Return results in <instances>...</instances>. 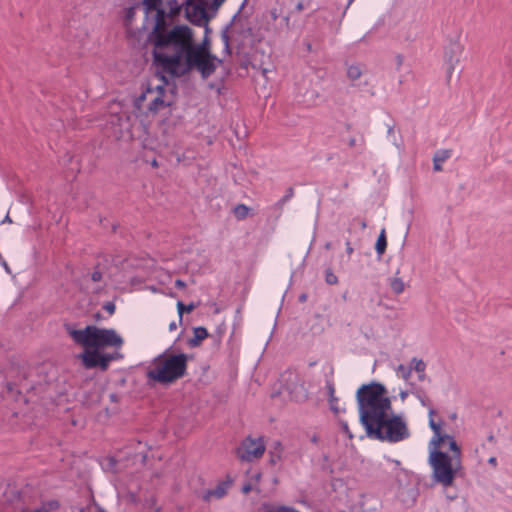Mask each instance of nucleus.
Returning a JSON list of instances; mask_svg holds the SVG:
<instances>
[{
    "label": "nucleus",
    "mask_w": 512,
    "mask_h": 512,
    "mask_svg": "<svg viewBox=\"0 0 512 512\" xmlns=\"http://www.w3.org/2000/svg\"><path fill=\"white\" fill-rule=\"evenodd\" d=\"M123 358V354H121L120 352L118 351H114L112 353H107L106 352V361H107V365L108 367L110 366V363L112 361H115V360H120Z\"/></svg>",
    "instance_id": "c9c22d12"
},
{
    "label": "nucleus",
    "mask_w": 512,
    "mask_h": 512,
    "mask_svg": "<svg viewBox=\"0 0 512 512\" xmlns=\"http://www.w3.org/2000/svg\"><path fill=\"white\" fill-rule=\"evenodd\" d=\"M441 438H442V442L445 443L446 441L449 442L451 441L452 439H454L453 436L449 435V434H442L441 433Z\"/></svg>",
    "instance_id": "3c124183"
},
{
    "label": "nucleus",
    "mask_w": 512,
    "mask_h": 512,
    "mask_svg": "<svg viewBox=\"0 0 512 512\" xmlns=\"http://www.w3.org/2000/svg\"><path fill=\"white\" fill-rule=\"evenodd\" d=\"M252 489H253V487H252L251 483L247 482L242 486L241 491L243 494H248L249 492L252 491Z\"/></svg>",
    "instance_id": "49530a36"
},
{
    "label": "nucleus",
    "mask_w": 512,
    "mask_h": 512,
    "mask_svg": "<svg viewBox=\"0 0 512 512\" xmlns=\"http://www.w3.org/2000/svg\"><path fill=\"white\" fill-rule=\"evenodd\" d=\"M251 208L245 204H237L233 208V214L239 221L246 219L250 214Z\"/></svg>",
    "instance_id": "393cba45"
},
{
    "label": "nucleus",
    "mask_w": 512,
    "mask_h": 512,
    "mask_svg": "<svg viewBox=\"0 0 512 512\" xmlns=\"http://www.w3.org/2000/svg\"><path fill=\"white\" fill-rule=\"evenodd\" d=\"M174 103L172 101L164 100V96L157 95L148 105V110L150 113H157L163 108L172 109ZM172 113V110L169 111V114Z\"/></svg>",
    "instance_id": "dca6fc26"
},
{
    "label": "nucleus",
    "mask_w": 512,
    "mask_h": 512,
    "mask_svg": "<svg viewBox=\"0 0 512 512\" xmlns=\"http://www.w3.org/2000/svg\"><path fill=\"white\" fill-rule=\"evenodd\" d=\"M398 370L402 372L403 378L407 380L411 375L412 367L407 368L403 364H400Z\"/></svg>",
    "instance_id": "79ce46f5"
},
{
    "label": "nucleus",
    "mask_w": 512,
    "mask_h": 512,
    "mask_svg": "<svg viewBox=\"0 0 512 512\" xmlns=\"http://www.w3.org/2000/svg\"><path fill=\"white\" fill-rule=\"evenodd\" d=\"M304 9V4L302 1H299L295 6V11L301 12Z\"/></svg>",
    "instance_id": "5fc2aeb1"
},
{
    "label": "nucleus",
    "mask_w": 512,
    "mask_h": 512,
    "mask_svg": "<svg viewBox=\"0 0 512 512\" xmlns=\"http://www.w3.org/2000/svg\"><path fill=\"white\" fill-rule=\"evenodd\" d=\"M362 75V70L359 65H350L347 68V76L350 80L355 81Z\"/></svg>",
    "instance_id": "c756f323"
},
{
    "label": "nucleus",
    "mask_w": 512,
    "mask_h": 512,
    "mask_svg": "<svg viewBox=\"0 0 512 512\" xmlns=\"http://www.w3.org/2000/svg\"><path fill=\"white\" fill-rule=\"evenodd\" d=\"M268 512H299V511L293 507H288V506L282 505V506L270 509Z\"/></svg>",
    "instance_id": "ea45409f"
},
{
    "label": "nucleus",
    "mask_w": 512,
    "mask_h": 512,
    "mask_svg": "<svg viewBox=\"0 0 512 512\" xmlns=\"http://www.w3.org/2000/svg\"><path fill=\"white\" fill-rule=\"evenodd\" d=\"M281 386L290 394L292 398L299 400L305 398L306 395H298L300 390L304 389V384L301 381L299 374L292 369H287L280 375L279 379Z\"/></svg>",
    "instance_id": "9d476101"
},
{
    "label": "nucleus",
    "mask_w": 512,
    "mask_h": 512,
    "mask_svg": "<svg viewBox=\"0 0 512 512\" xmlns=\"http://www.w3.org/2000/svg\"><path fill=\"white\" fill-rule=\"evenodd\" d=\"M168 5L170 8V11L168 13L171 17L179 15L182 7L184 6L183 4H179L177 0H169Z\"/></svg>",
    "instance_id": "2f4dec72"
},
{
    "label": "nucleus",
    "mask_w": 512,
    "mask_h": 512,
    "mask_svg": "<svg viewBox=\"0 0 512 512\" xmlns=\"http://www.w3.org/2000/svg\"><path fill=\"white\" fill-rule=\"evenodd\" d=\"M223 53H224L225 55H228V56H230V55L232 54V47H231V44L224 45Z\"/></svg>",
    "instance_id": "09e8293b"
},
{
    "label": "nucleus",
    "mask_w": 512,
    "mask_h": 512,
    "mask_svg": "<svg viewBox=\"0 0 512 512\" xmlns=\"http://www.w3.org/2000/svg\"><path fill=\"white\" fill-rule=\"evenodd\" d=\"M359 421L364 429L385 412L392 410L386 387L377 381L362 384L356 391Z\"/></svg>",
    "instance_id": "20e7f679"
},
{
    "label": "nucleus",
    "mask_w": 512,
    "mask_h": 512,
    "mask_svg": "<svg viewBox=\"0 0 512 512\" xmlns=\"http://www.w3.org/2000/svg\"><path fill=\"white\" fill-rule=\"evenodd\" d=\"M326 388L328 391V401L330 404V409L334 414H338L340 410H339V407L336 405L338 398L335 397V395H334V393H335L334 384L332 382L328 381L326 383Z\"/></svg>",
    "instance_id": "4be33fe9"
},
{
    "label": "nucleus",
    "mask_w": 512,
    "mask_h": 512,
    "mask_svg": "<svg viewBox=\"0 0 512 512\" xmlns=\"http://www.w3.org/2000/svg\"><path fill=\"white\" fill-rule=\"evenodd\" d=\"M488 463H489V464H491V465H493V466H496V465H497V459H496V457H490V458L488 459Z\"/></svg>",
    "instance_id": "e2e57ef3"
},
{
    "label": "nucleus",
    "mask_w": 512,
    "mask_h": 512,
    "mask_svg": "<svg viewBox=\"0 0 512 512\" xmlns=\"http://www.w3.org/2000/svg\"><path fill=\"white\" fill-rule=\"evenodd\" d=\"M156 90H157V92H158V95H162V96H164V95H165L166 88H165V86H164V85H158V86L156 87Z\"/></svg>",
    "instance_id": "8fccbe9b"
},
{
    "label": "nucleus",
    "mask_w": 512,
    "mask_h": 512,
    "mask_svg": "<svg viewBox=\"0 0 512 512\" xmlns=\"http://www.w3.org/2000/svg\"><path fill=\"white\" fill-rule=\"evenodd\" d=\"M185 7V18L194 26H202L209 22L214 14H210L207 10L208 3L206 0L196 1L191 6Z\"/></svg>",
    "instance_id": "1a4fd4ad"
},
{
    "label": "nucleus",
    "mask_w": 512,
    "mask_h": 512,
    "mask_svg": "<svg viewBox=\"0 0 512 512\" xmlns=\"http://www.w3.org/2000/svg\"><path fill=\"white\" fill-rule=\"evenodd\" d=\"M354 249L351 246V243L349 240L346 241V252L348 255H351L353 253Z\"/></svg>",
    "instance_id": "603ef678"
},
{
    "label": "nucleus",
    "mask_w": 512,
    "mask_h": 512,
    "mask_svg": "<svg viewBox=\"0 0 512 512\" xmlns=\"http://www.w3.org/2000/svg\"><path fill=\"white\" fill-rule=\"evenodd\" d=\"M225 1L226 0H211V3L209 4V9L212 11L211 14L215 15Z\"/></svg>",
    "instance_id": "4c0bfd02"
},
{
    "label": "nucleus",
    "mask_w": 512,
    "mask_h": 512,
    "mask_svg": "<svg viewBox=\"0 0 512 512\" xmlns=\"http://www.w3.org/2000/svg\"><path fill=\"white\" fill-rule=\"evenodd\" d=\"M229 484L230 481H221L220 483H218L216 488L206 490L202 495L203 501L209 502L212 497H215L217 499L223 498L227 494V488Z\"/></svg>",
    "instance_id": "4468645a"
},
{
    "label": "nucleus",
    "mask_w": 512,
    "mask_h": 512,
    "mask_svg": "<svg viewBox=\"0 0 512 512\" xmlns=\"http://www.w3.org/2000/svg\"><path fill=\"white\" fill-rule=\"evenodd\" d=\"M369 438L396 443L409 437L410 432L401 415L385 412L365 428Z\"/></svg>",
    "instance_id": "423d86ee"
},
{
    "label": "nucleus",
    "mask_w": 512,
    "mask_h": 512,
    "mask_svg": "<svg viewBox=\"0 0 512 512\" xmlns=\"http://www.w3.org/2000/svg\"><path fill=\"white\" fill-rule=\"evenodd\" d=\"M428 463L432 468V481L443 487H450L461 469V459H453L444 451H429Z\"/></svg>",
    "instance_id": "0eeeda50"
},
{
    "label": "nucleus",
    "mask_w": 512,
    "mask_h": 512,
    "mask_svg": "<svg viewBox=\"0 0 512 512\" xmlns=\"http://www.w3.org/2000/svg\"><path fill=\"white\" fill-rule=\"evenodd\" d=\"M412 363H414V366L412 367V369H414L418 373V379L420 381H424L426 379V374H425L426 364L424 363L423 360L417 359V358H413Z\"/></svg>",
    "instance_id": "a878e982"
},
{
    "label": "nucleus",
    "mask_w": 512,
    "mask_h": 512,
    "mask_svg": "<svg viewBox=\"0 0 512 512\" xmlns=\"http://www.w3.org/2000/svg\"><path fill=\"white\" fill-rule=\"evenodd\" d=\"M2 396L12 401H18L19 398L22 396V393L15 383L7 381L5 384V388L2 391Z\"/></svg>",
    "instance_id": "f3484780"
},
{
    "label": "nucleus",
    "mask_w": 512,
    "mask_h": 512,
    "mask_svg": "<svg viewBox=\"0 0 512 512\" xmlns=\"http://www.w3.org/2000/svg\"><path fill=\"white\" fill-rule=\"evenodd\" d=\"M271 17H272L273 20L277 19L278 15H277V10L276 9H273L271 11Z\"/></svg>",
    "instance_id": "338daca9"
},
{
    "label": "nucleus",
    "mask_w": 512,
    "mask_h": 512,
    "mask_svg": "<svg viewBox=\"0 0 512 512\" xmlns=\"http://www.w3.org/2000/svg\"><path fill=\"white\" fill-rule=\"evenodd\" d=\"M265 450L266 447L261 437L253 439L251 436H247L236 448V455L241 461L251 462L261 458Z\"/></svg>",
    "instance_id": "6e6552de"
},
{
    "label": "nucleus",
    "mask_w": 512,
    "mask_h": 512,
    "mask_svg": "<svg viewBox=\"0 0 512 512\" xmlns=\"http://www.w3.org/2000/svg\"><path fill=\"white\" fill-rule=\"evenodd\" d=\"M65 331L72 340L84 348L77 357L82 366L87 369H99L102 372L108 370L105 348H121L124 340L110 328H100L95 325H87L84 329H76L74 324L65 323Z\"/></svg>",
    "instance_id": "f257e3e1"
},
{
    "label": "nucleus",
    "mask_w": 512,
    "mask_h": 512,
    "mask_svg": "<svg viewBox=\"0 0 512 512\" xmlns=\"http://www.w3.org/2000/svg\"><path fill=\"white\" fill-rule=\"evenodd\" d=\"M154 11L156 12L155 21L151 31L147 36L146 43L153 46L151 52L152 63L154 66L160 69L163 63V56H167L169 52L165 50L170 48L172 49L173 45L181 34L180 29H183L186 24H176L169 28L166 22V19L171 17L169 13L163 7Z\"/></svg>",
    "instance_id": "39448f33"
},
{
    "label": "nucleus",
    "mask_w": 512,
    "mask_h": 512,
    "mask_svg": "<svg viewBox=\"0 0 512 512\" xmlns=\"http://www.w3.org/2000/svg\"><path fill=\"white\" fill-rule=\"evenodd\" d=\"M386 248H387L386 231L383 228L380 231V233H379V235L377 237L376 243H375V250H376V253H377L379 259L385 253Z\"/></svg>",
    "instance_id": "412c9836"
},
{
    "label": "nucleus",
    "mask_w": 512,
    "mask_h": 512,
    "mask_svg": "<svg viewBox=\"0 0 512 512\" xmlns=\"http://www.w3.org/2000/svg\"><path fill=\"white\" fill-rule=\"evenodd\" d=\"M109 398H110V401L112 402H118L119 401V397L116 393H112L109 395Z\"/></svg>",
    "instance_id": "052dcab7"
},
{
    "label": "nucleus",
    "mask_w": 512,
    "mask_h": 512,
    "mask_svg": "<svg viewBox=\"0 0 512 512\" xmlns=\"http://www.w3.org/2000/svg\"><path fill=\"white\" fill-rule=\"evenodd\" d=\"M239 23H236V28L233 30V33L237 35V37L246 39L247 37L253 34V29L250 26H238Z\"/></svg>",
    "instance_id": "c85d7f7f"
},
{
    "label": "nucleus",
    "mask_w": 512,
    "mask_h": 512,
    "mask_svg": "<svg viewBox=\"0 0 512 512\" xmlns=\"http://www.w3.org/2000/svg\"><path fill=\"white\" fill-rule=\"evenodd\" d=\"M186 286H187L186 282L183 281L182 279H177L175 281V287L178 288V289H184V288H186Z\"/></svg>",
    "instance_id": "de8ad7c7"
},
{
    "label": "nucleus",
    "mask_w": 512,
    "mask_h": 512,
    "mask_svg": "<svg viewBox=\"0 0 512 512\" xmlns=\"http://www.w3.org/2000/svg\"><path fill=\"white\" fill-rule=\"evenodd\" d=\"M339 424L341 426L342 432L345 433L349 439H352L353 438V434L351 433V431H350V429L348 427L347 422L344 421V420H339Z\"/></svg>",
    "instance_id": "a19ab883"
},
{
    "label": "nucleus",
    "mask_w": 512,
    "mask_h": 512,
    "mask_svg": "<svg viewBox=\"0 0 512 512\" xmlns=\"http://www.w3.org/2000/svg\"><path fill=\"white\" fill-rule=\"evenodd\" d=\"M464 47L458 39L450 40L444 50V61L446 64L447 80L449 81L456 65L460 62V57Z\"/></svg>",
    "instance_id": "9b49d317"
},
{
    "label": "nucleus",
    "mask_w": 512,
    "mask_h": 512,
    "mask_svg": "<svg viewBox=\"0 0 512 512\" xmlns=\"http://www.w3.org/2000/svg\"><path fill=\"white\" fill-rule=\"evenodd\" d=\"M307 52H312V44L310 42H304Z\"/></svg>",
    "instance_id": "69168bd1"
},
{
    "label": "nucleus",
    "mask_w": 512,
    "mask_h": 512,
    "mask_svg": "<svg viewBox=\"0 0 512 512\" xmlns=\"http://www.w3.org/2000/svg\"><path fill=\"white\" fill-rule=\"evenodd\" d=\"M356 144H357V140H356L354 137H351V138L349 139V141H348V146H349L350 148H353V147H355V146H356Z\"/></svg>",
    "instance_id": "4d7b16f0"
},
{
    "label": "nucleus",
    "mask_w": 512,
    "mask_h": 512,
    "mask_svg": "<svg viewBox=\"0 0 512 512\" xmlns=\"http://www.w3.org/2000/svg\"><path fill=\"white\" fill-rule=\"evenodd\" d=\"M246 3H247V0H244L242 2L241 6L239 7L238 11L233 15L230 22L221 30V40L224 45L231 44L230 43L231 38L229 35V31L233 27L234 24L241 22V19H242L241 12L244 9Z\"/></svg>",
    "instance_id": "ddd939ff"
},
{
    "label": "nucleus",
    "mask_w": 512,
    "mask_h": 512,
    "mask_svg": "<svg viewBox=\"0 0 512 512\" xmlns=\"http://www.w3.org/2000/svg\"><path fill=\"white\" fill-rule=\"evenodd\" d=\"M449 450L452 452V455L450 457H453V459H461V448L457 444L455 438L448 442Z\"/></svg>",
    "instance_id": "7c9ffc66"
},
{
    "label": "nucleus",
    "mask_w": 512,
    "mask_h": 512,
    "mask_svg": "<svg viewBox=\"0 0 512 512\" xmlns=\"http://www.w3.org/2000/svg\"><path fill=\"white\" fill-rule=\"evenodd\" d=\"M281 459L280 452L269 451V464L275 465Z\"/></svg>",
    "instance_id": "58836bf2"
},
{
    "label": "nucleus",
    "mask_w": 512,
    "mask_h": 512,
    "mask_svg": "<svg viewBox=\"0 0 512 512\" xmlns=\"http://www.w3.org/2000/svg\"><path fill=\"white\" fill-rule=\"evenodd\" d=\"M410 393L416 396L423 406H431L430 399L428 398L425 390L421 387H417L414 383H410Z\"/></svg>",
    "instance_id": "6ab92c4d"
},
{
    "label": "nucleus",
    "mask_w": 512,
    "mask_h": 512,
    "mask_svg": "<svg viewBox=\"0 0 512 512\" xmlns=\"http://www.w3.org/2000/svg\"><path fill=\"white\" fill-rule=\"evenodd\" d=\"M487 439H488V441H489V442H491V443H495V442H496V439H495V437H494V435H493V434H490V435L488 436V438H487Z\"/></svg>",
    "instance_id": "774afa93"
},
{
    "label": "nucleus",
    "mask_w": 512,
    "mask_h": 512,
    "mask_svg": "<svg viewBox=\"0 0 512 512\" xmlns=\"http://www.w3.org/2000/svg\"><path fill=\"white\" fill-rule=\"evenodd\" d=\"M294 194V190L292 187H289L285 193V195L282 197V199L280 200L281 203H284L286 202L287 200H289Z\"/></svg>",
    "instance_id": "a18cd8bd"
},
{
    "label": "nucleus",
    "mask_w": 512,
    "mask_h": 512,
    "mask_svg": "<svg viewBox=\"0 0 512 512\" xmlns=\"http://www.w3.org/2000/svg\"><path fill=\"white\" fill-rule=\"evenodd\" d=\"M200 305V301L198 302H190L188 304H184L181 300L177 302V311L179 315V322L182 324V319L184 313H191L194 309H196Z\"/></svg>",
    "instance_id": "aec40b11"
},
{
    "label": "nucleus",
    "mask_w": 512,
    "mask_h": 512,
    "mask_svg": "<svg viewBox=\"0 0 512 512\" xmlns=\"http://www.w3.org/2000/svg\"><path fill=\"white\" fill-rule=\"evenodd\" d=\"M193 334V337L187 340V344L191 348L199 347L202 341L210 336L204 326L194 327Z\"/></svg>",
    "instance_id": "2eb2a0df"
},
{
    "label": "nucleus",
    "mask_w": 512,
    "mask_h": 512,
    "mask_svg": "<svg viewBox=\"0 0 512 512\" xmlns=\"http://www.w3.org/2000/svg\"><path fill=\"white\" fill-rule=\"evenodd\" d=\"M181 34L173 45L171 54L163 56L160 70L174 78L183 77L192 71L194 66H210L204 58L214 59L211 51L210 36L204 35L200 43L194 40V31L188 25L180 29Z\"/></svg>",
    "instance_id": "f03ea898"
},
{
    "label": "nucleus",
    "mask_w": 512,
    "mask_h": 512,
    "mask_svg": "<svg viewBox=\"0 0 512 512\" xmlns=\"http://www.w3.org/2000/svg\"><path fill=\"white\" fill-rule=\"evenodd\" d=\"M396 61H397V67L399 68L403 63V56L401 54H398L396 56Z\"/></svg>",
    "instance_id": "bf43d9fd"
},
{
    "label": "nucleus",
    "mask_w": 512,
    "mask_h": 512,
    "mask_svg": "<svg viewBox=\"0 0 512 512\" xmlns=\"http://www.w3.org/2000/svg\"><path fill=\"white\" fill-rule=\"evenodd\" d=\"M96 268H98V266H97ZM91 280H92L93 282H99V281H101V280H102V273H101V271H100V270H98V269H95V270L92 272V274H91Z\"/></svg>",
    "instance_id": "c03bdc74"
},
{
    "label": "nucleus",
    "mask_w": 512,
    "mask_h": 512,
    "mask_svg": "<svg viewBox=\"0 0 512 512\" xmlns=\"http://www.w3.org/2000/svg\"><path fill=\"white\" fill-rule=\"evenodd\" d=\"M451 155L450 150H440L438 151L433 158V169L435 171H441V163H443L446 159H448Z\"/></svg>",
    "instance_id": "5701e85b"
},
{
    "label": "nucleus",
    "mask_w": 512,
    "mask_h": 512,
    "mask_svg": "<svg viewBox=\"0 0 512 512\" xmlns=\"http://www.w3.org/2000/svg\"><path fill=\"white\" fill-rule=\"evenodd\" d=\"M212 57L214 59L204 58V61H207L210 66H194V70H196L204 80L209 78L216 71L217 67L223 64V60L218 58L215 54L212 53Z\"/></svg>",
    "instance_id": "f8f14e48"
},
{
    "label": "nucleus",
    "mask_w": 512,
    "mask_h": 512,
    "mask_svg": "<svg viewBox=\"0 0 512 512\" xmlns=\"http://www.w3.org/2000/svg\"><path fill=\"white\" fill-rule=\"evenodd\" d=\"M391 290L396 294H401L405 289V284L401 278L394 277L390 279Z\"/></svg>",
    "instance_id": "cd10ccee"
},
{
    "label": "nucleus",
    "mask_w": 512,
    "mask_h": 512,
    "mask_svg": "<svg viewBox=\"0 0 512 512\" xmlns=\"http://www.w3.org/2000/svg\"><path fill=\"white\" fill-rule=\"evenodd\" d=\"M428 407H429V413H428V415H429V419H431V418H433V416L436 414V411H435V409H434V408H432V407H430V406H428Z\"/></svg>",
    "instance_id": "0e129e2a"
},
{
    "label": "nucleus",
    "mask_w": 512,
    "mask_h": 512,
    "mask_svg": "<svg viewBox=\"0 0 512 512\" xmlns=\"http://www.w3.org/2000/svg\"><path fill=\"white\" fill-rule=\"evenodd\" d=\"M93 318L95 321H100L103 319V315L100 313V312H96L94 315H93Z\"/></svg>",
    "instance_id": "680f3d73"
},
{
    "label": "nucleus",
    "mask_w": 512,
    "mask_h": 512,
    "mask_svg": "<svg viewBox=\"0 0 512 512\" xmlns=\"http://www.w3.org/2000/svg\"><path fill=\"white\" fill-rule=\"evenodd\" d=\"M172 346L152 360V367L146 371L147 385L154 387L156 384L171 385L187 375L189 355L186 353H174Z\"/></svg>",
    "instance_id": "7ed1b4c3"
},
{
    "label": "nucleus",
    "mask_w": 512,
    "mask_h": 512,
    "mask_svg": "<svg viewBox=\"0 0 512 512\" xmlns=\"http://www.w3.org/2000/svg\"><path fill=\"white\" fill-rule=\"evenodd\" d=\"M103 309L105 311H107L110 315L114 314L115 313V310H116V306L114 304V302L112 301H108L106 302L104 305H103Z\"/></svg>",
    "instance_id": "37998d69"
},
{
    "label": "nucleus",
    "mask_w": 512,
    "mask_h": 512,
    "mask_svg": "<svg viewBox=\"0 0 512 512\" xmlns=\"http://www.w3.org/2000/svg\"><path fill=\"white\" fill-rule=\"evenodd\" d=\"M441 444H443L442 438H441V433H439L438 435L434 434L433 438L431 439V441L429 443L430 451H434V450L442 451L440 449Z\"/></svg>",
    "instance_id": "72a5a7b5"
},
{
    "label": "nucleus",
    "mask_w": 512,
    "mask_h": 512,
    "mask_svg": "<svg viewBox=\"0 0 512 512\" xmlns=\"http://www.w3.org/2000/svg\"><path fill=\"white\" fill-rule=\"evenodd\" d=\"M409 393H410V390L409 391H406V390L405 391H401L399 393V396H400L401 400L404 401L407 398Z\"/></svg>",
    "instance_id": "13d9d810"
},
{
    "label": "nucleus",
    "mask_w": 512,
    "mask_h": 512,
    "mask_svg": "<svg viewBox=\"0 0 512 512\" xmlns=\"http://www.w3.org/2000/svg\"><path fill=\"white\" fill-rule=\"evenodd\" d=\"M143 6L146 16L154 10L163 7V0H142L139 2Z\"/></svg>",
    "instance_id": "b1692460"
},
{
    "label": "nucleus",
    "mask_w": 512,
    "mask_h": 512,
    "mask_svg": "<svg viewBox=\"0 0 512 512\" xmlns=\"http://www.w3.org/2000/svg\"><path fill=\"white\" fill-rule=\"evenodd\" d=\"M201 27H204V35L209 36L211 33V28L209 27V22H206V24H203Z\"/></svg>",
    "instance_id": "864d4df0"
},
{
    "label": "nucleus",
    "mask_w": 512,
    "mask_h": 512,
    "mask_svg": "<svg viewBox=\"0 0 512 512\" xmlns=\"http://www.w3.org/2000/svg\"><path fill=\"white\" fill-rule=\"evenodd\" d=\"M307 298H308V295L306 293H302V294L299 295L298 301L300 303H304V302H306Z\"/></svg>",
    "instance_id": "6e6d98bb"
},
{
    "label": "nucleus",
    "mask_w": 512,
    "mask_h": 512,
    "mask_svg": "<svg viewBox=\"0 0 512 512\" xmlns=\"http://www.w3.org/2000/svg\"><path fill=\"white\" fill-rule=\"evenodd\" d=\"M237 44H236V48H237V55L242 57L243 61H242V67L244 68H247V66L249 64H251L252 66H254L251 62V52L250 51H241L243 48H244V39L241 38V39H238V37L235 39Z\"/></svg>",
    "instance_id": "a211bd4d"
},
{
    "label": "nucleus",
    "mask_w": 512,
    "mask_h": 512,
    "mask_svg": "<svg viewBox=\"0 0 512 512\" xmlns=\"http://www.w3.org/2000/svg\"><path fill=\"white\" fill-rule=\"evenodd\" d=\"M140 6V3L137 2L126 9L124 17V24L126 26H130L132 24V21L134 20L135 17L136 9Z\"/></svg>",
    "instance_id": "bb28decb"
},
{
    "label": "nucleus",
    "mask_w": 512,
    "mask_h": 512,
    "mask_svg": "<svg viewBox=\"0 0 512 512\" xmlns=\"http://www.w3.org/2000/svg\"><path fill=\"white\" fill-rule=\"evenodd\" d=\"M442 424H443L442 421L435 422L434 418L429 419V426L435 435H438L439 433H441Z\"/></svg>",
    "instance_id": "e433bc0d"
},
{
    "label": "nucleus",
    "mask_w": 512,
    "mask_h": 512,
    "mask_svg": "<svg viewBox=\"0 0 512 512\" xmlns=\"http://www.w3.org/2000/svg\"><path fill=\"white\" fill-rule=\"evenodd\" d=\"M43 512H51L60 508V502L56 499L48 500L42 503Z\"/></svg>",
    "instance_id": "473e14b6"
},
{
    "label": "nucleus",
    "mask_w": 512,
    "mask_h": 512,
    "mask_svg": "<svg viewBox=\"0 0 512 512\" xmlns=\"http://www.w3.org/2000/svg\"><path fill=\"white\" fill-rule=\"evenodd\" d=\"M325 282L329 285H336L338 283V277L331 268L325 269Z\"/></svg>",
    "instance_id": "f704fd0d"
}]
</instances>
